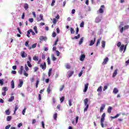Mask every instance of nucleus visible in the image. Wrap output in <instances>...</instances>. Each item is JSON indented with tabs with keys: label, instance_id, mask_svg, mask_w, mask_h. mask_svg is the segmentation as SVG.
Segmentation results:
<instances>
[{
	"label": "nucleus",
	"instance_id": "nucleus-23",
	"mask_svg": "<svg viewBox=\"0 0 129 129\" xmlns=\"http://www.w3.org/2000/svg\"><path fill=\"white\" fill-rule=\"evenodd\" d=\"M97 91H98V92H100V93H101V92H102V86H100L98 88Z\"/></svg>",
	"mask_w": 129,
	"mask_h": 129
},
{
	"label": "nucleus",
	"instance_id": "nucleus-2",
	"mask_svg": "<svg viewBox=\"0 0 129 129\" xmlns=\"http://www.w3.org/2000/svg\"><path fill=\"white\" fill-rule=\"evenodd\" d=\"M105 117V113H103L101 116V125L102 127H104V125L103 124V122L104 121Z\"/></svg>",
	"mask_w": 129,
	"mask_h": 129
},
{
	"label": "nucleus",
	"instance_id": "nucleus-24",
	"mask_svg": "<svg viewBox=\"0 0 129 129\" xmlns=\"http://www.w3.org/2000/svg\"><path fill=\"white\" fill-rule=\"evenodd\" d=\"M24 8L25 10H28V9H29V5L27 3H25L24 4Z\"/></svg>",
	"mask_w": 129,
	"mask_h": 129
},
{
	"label": "nucleus",
	"instance_id": "nucleus-22",
	"mask_svg": "<svg viewBox=\"0 0 129 129\" xmlns=\"http://www.w3.org/2000/svg\"><path fill=\"white\" fill-rule=\"evenodd\" d=\"M31 32H32V29H30L29 30L27 31V36L28 38H30V34H31Z\"/></svg>",
	"mask_w": 129,
	"mask_h": 129
},
{
	"label": "nucleus",
	"instance_id": "nucleus-3",
	"mask_svg": "<svg viewBox=\"0 0 129 129\" xmlns=\"http://www.w3.org/2000/svg\"><path fill=\"white\" fill-rule=\"evenodd\" d=\"M129 28V26L128 25H126L124 26V27H121L120 29V32L121 34H122L123 33V31H125V30H127V29H128Z\"/></svg>",
	"mask_w": 129,
	"mask_h": 129
},
{
	"label": "nucleus",
	"instance_id": "nucleus-33",
	"mask_svg": "<svg viewBox=\"0 0 129 129\" xmlns=\"http://www.w3.org/2000/svg\"><path fill=\"white\" fill-rule=\"evenodd\" d=\"M40 82V81H39V79L36 80V83L35 84V86L36 88H38V85H39V83Z\"/></svg>",
	"mask_w": 129,
	"mask_h": 129
},
{
	"label": "nucleus",
	"instance_id": "nucleus-14",
	"mask_svg": "<svg viewBox=\"0 0 129 129\" xmlns=\"http://www.w3.org/2000/svg\"><path fill=\"white\" fill-rule=\"evenodd\" d=\"M105 108V104L102 105L101 107H100V112H102L103 111V109Z\"/></svg>",
	"mask_w": 129,
	"mask_h": 129
},
{
	"label": "nucleus",
	"instance_id": "nucleus-11",
	"mask_svg": "<svg viewBox=\"0 0 129 129\" xmlns=\"http://www.w3.org/2000/svg\"><path fill=\"white\" fill-rule=\"evenodd\" d=\"M36 20L37 22H40V21L43 20V14H40L39 18H37Z\"/></svg>",
	"mask_w": 129,
	"mask_h": 129
},
{
	"label": "nucleus",
	"instance_id": "nucleus-19",
	"mask_svg": "<svg viewBox=\"0 0 129 129\" xmlns=\"http://www.w3.org/2000/svg\"><path fill=\"white\" fill-rule=\"evenodd\" d=\"M11 88H12V89L15 88V82H14V80L11 81Z\"/></svg>",
	"mask_w": 129,
	"mask_h": 129
},
{
	"label": "nucleus",
	"instance_id": "nucleus-1",
	"mask_svg": "<svg viewBox=\"0 0 129 129\" xmlns=\"http://www.w3.org/2000/svg\"><path fill=\"white\" fill-rule=\"evenodd\" d=\"M84 103L85 105V108L84 110V112L87 111V109H88V107H89V104H88V99H85L84 100Z\"/></svg>",
	"mask_w": 129,
	"mask_h": 129
},
{
	"label": "nucleus",
	"instance_id": "nucleus-51",
	"mask_svg": "<svg viewBox=\"0 0 129 129\" xmlns=\"http://www.w3.org/2000/svg\"><path fill=\"white\" fill-rule=\"evenodd\" d=\"M42 59H46V55H45V54L42 53Z\"/></svg>",
	"mask_w": 129,
	"mask_h": 129
},
{
	"label": "nucleus",
	"instance_id": "nucleus-26",
	"mask_svg": "<svg viewBox=\"0 0 129 129\" xmlns=\"http://www.w3.org/2000/svg\"><path fill=\"white\" fill-rule=\"evenodd\" d=\"M36 47H37V43H34L31 46V47H29V49H31V48L34 49L36 48Z\"/></svg>",
	"mask_w": 129,
	"mask_h": 129
},
{
	"label": "nucleus",
	"instance_id": "nucleus-15",
	"mask_svg": "<svg viewBox=\"0 0 129 129\" xmlns=\"http://www.w3.org/2000/svg\"><path fill=\"white\" fill-rule=\"evenodd\" d=\"M113 93L114 94H116L117 93H118V89L116 88H114L113 90Z\"/></svg>",
	"mask_w": 129,
	"mask_h": 129
},
{
	"label": "nucleus",
	"instance_id": "nucleus-7",
	"mask_svg": "<svg viewBox=\"0 0 129 129\" xmlns=\"http://www.w3.org/2000/svg\"><path fill=\"white\" fill-rule=\"evenodd\" d=\"M74 73V72L71 71H69L68 72V78H70V77H71V76H72V75H73Z\"/></svg>",
	"mask_w": 129,
	"mask_h": 129
},
{
	"label": "nucleus",
	"instance_id": "nucleus-25",
	"mask_svg": "<svg viewBox=\"0 0 129 129\" xmlns=\"http://www.w3.org/2000/svg\"><path fill=\"white\" fill-rule=\"evenodd\" d=\"M14 99H15V97L14 96H11L10 97V98H9V99L8 100V101L9 102H12V101H13V100H14Z\"/></svg>",
	"mask_w": 129,
	"mask_h": 129
},
{
	"label": "nucleus",
	"instance_id": "nucleus-57",
	"mask_svg": "<svg viewBox=\"0 0 129 129\" xmlns=\"http://www.w3.org/2000/svg\"><path fill=\"white\" fill-rule=\"evenodd\" d=\"M23 72L24 73V72L21 70L18 71V73L20 74V75H22V74H23Z\"/></svg>",
	"mask_w": 129,
	"mask_h": 129
},
{
	"label": "nucleus",
	"instance_id": "nucleus-34",
	"mask_svg": "<svg viewBox=\"0 0 129 129\" xmlns=\"http://www.w3.org/2000/svg\"><path fill=\"white\" fill-rule=\"evenodd\" d=\"M101 44H102V48H105V42L104 40H103L101 42Z\"/></svg>",
	"mask_w": 129,
	"mask_h": 129
},
{
	"label": "nucleus",
	"instance_id": "nucleus-47",
	"mask_svg": "<svg viewBox=\"0 0 129 129\" xmlns=\"http://www.w3.org/2000/svg\"><path fill=\"white\" fill-rule=\"evenodd\" d=\"M79 38H80V34H78L77 36H75L74 38L72 39H76V40H78Z\"/></svg>",
	"mask_w": 129,
	"mask_h": 129
},
{
	"label": "nucleus",
	"instance_id": "nucleus-61",
	"mask_svg": "<svg viewBox=\"0 0 129 129\" xmlns=\"http://www.w3.org/2000/svg\"><path fill=\"white\" fill-rule=\"evenodd\" d=\"M25 46L26 47H29V41H26Z\"/></svg>",
	"mask_w": 129,
	"mask_h": 129
},
{
	"label": "nucleus",
	"instance_id": "nucleus-53",
	"mask_svg": "<svg viewBox=\"0 0 129 129\" xmlns=\"http://www.w3.org/2000/svg\"><path fill=\"white\" fill-rule=\"evenodd\" d=\"M26 109H27L25 108L22 111V114H23V115H25V113H26Z\"/></svg>",
	"mask_w": 129,
	"mask_h": 129
},
{
	"label": "nucleus",
	"instance_id": "nucleus-38",
	"mask_svg": "<svg viewBox=\"0 0 129 129\" xmlns=\"http://www.w3.org/2000/svg\"><path fill=\"white\" fill-rule=\"evenodd\" d=\"M25 71L26 72H28V71H29V68L28 67V66H27V64L25 65Z\"/></svg>",
	"mask_w": 129,
	"mask_h": 129
},
{
	"label": "nucleus",
	"instance_id": "nucleus-56",
	"mask_svg": "<svg viewBox=\"0 0 129 129\" xmlns=\"http://www.w3.org/2000/svg\"><path fill=\"white\" fill-rule=\"evenodd\" d=\"M52 36L53 38H55V37H56V33L54 31L52 33Z\"/></svg>",
	"mask_w": 129,
	"mask_h": 129
},
{
	"label": "nucleus",
	"instance_id": "nucleus-39",
	"mask_svg": "<svg viewBox=\"0 0 129 129\" xmlns=\"http://www.w3.org/2000/svg\"><path fill=\"white\" fill-rule=\"evenodd\" d=\"M5 112H6L7 115H10V114L11 113V112H10L9 110H6Z\"/></svg>",
	"mask_w": 129,
	"mask_h": 129
},
{
	"label": "nucleus",
	"instance_id": "nucleus-18",
	"mask_svg": "<svg viewBox=\"0 0 129 129\" xmlns=\"http://www.w3.org/2000/svg\"><path fill=\"white\" fill-rule=\"evenodd\" d=\"M111 110H112V107L111 106H109L107 109V112L108 113H111Z\"/></svg>",
	"mask_w": 129,
	"mask_h": 129
},
{
	"label": "nucleus",
	"instance_id": "nucleus-35",
	"mask_svg": "<svg viewBox=\"0 0 129 129\" xmlns=\"http://www.w3.org/2000/svg\"><path fill=\"white\" fill-rule=\"evenodd\" d=\"M11 119H12V116H8L7 117V121H11Z\"/></svg>",
	"mask_w": 129,
	"mask_h": 129
},
{
	"label": "nucleus",
	"instance_id": "nucleus-8",
	"mask_svg": "<svg viewBox=\"0 0 129 129\" xmlns=\"http://www.w3.org/2000/svg\"><path fill=\"white\" fill-rule=\"evenodd\" d=\"M104 8H105L104 5H102L100 7V8L99 9V10L100 14H102V13H103V9H104Z\"/></svg>",
	"mask_w": 129,
	"mask_h": 129
},
{
	"label": "nucleus",
	"instance_id": "nucleus-30",
	"mask_svg": "<svg viewBox=\"0 0 129 129\" xmlns=\"http://www.w3.org/2000/svg\"><path fill=\"white\" fill-rule=\"evenodd\" d=\"M33 30H34L36 34H38V29L37 28V26H34L33 27Z\"/></svg>",
	"mask_w": 129,
	"mask_h": 129
},
{
	"label": "nucleus",
	"instance_id": "nucleus-6",
	"mask_svg": "<svg viewBox=\"0 0 129 129\" xmlns=\"http://www.w3.org/2000/svg\"><path fill=\"white\" fill-rule=\"evenodd\" d=\"M40 67L42 68L43 70H46V62H44L43 63L40 64Z\"/></svg>",
	"mask_w": 129,
	"mask_h": 129
},
{
	"label": "nucleus",
	"instance_id": "nucleus-43",
	"mask_svg": "<svg viewBox=\"0 0 129 129\" xmlns=\"http://www.w3.org/2000/svg\"><path fill=\"white\" fill-rule=\"evenodd\" d=\"M74 33H75V31L74 30V29L71 28V33L74 34Z\"/></svg>",
	"mask_w": 129,
	"mask_h": 129
},
{
	"label": "nucleus",
	"instance_id": "nucleus-5",
	"mask_svg": "<svg viewBox=\"0 0 129 129\" xmlns=\"http://www.w3.org/2000/svg\"><path fill=\"white\" fill-rule=\"evenodd\" d=\"M19 81V83L18 84V88H21V87L23 86V84H24V82L22 79H20Z\"/></svg>",
	"mask_w": 129,
	"mask_h": 129
},
{
	"label": "nucleus",
	"instance_id": "nucleus-59",
	"mask_svg": "<svg viewBox=\"0 0 129 129\" xmlns=\"http://www.w3.org/2000/svg\"><path fill=\"white\" fill-rule=\"evenodd\" d=\"M123 26V22H120V25L119 26V28H121V27Z\"/></svg>",
	"mask_w": 129,
	"mask_h": 129
},
{
	"label": "nucleus",
	"instance_id": "nucleus-4",
	"mask_svg": "<svg viewBox=\"0 0 129 129\" xmlns=\"http://www.w3.org/2000/svg\"><path fill=\"white\" fill-rule=\"evenodd\" d=\"M20 70L23 72V74L24 76H26V77H28L29 76V74L26 72V71H24V67L21 66L20 67Z\"/></svg>",
	"mask_w": 129,
	"mask_h": 129
},
{
	"label": "nucleus",
	"instance_id": "nucleus-9",
	"mask_svg": "<svg viewBox=\"0 0 129 129\" xmlns=\"http://www.w3.org/2000/svg\"><path fill=\"white\" fill-rule=\"evenodd\" d=\"M108 62V57H107L104 59V60L102 62V65H105L106 64H107Z\"/></svg>",
	"mask_w": 129,
	"mask_h": 129
},
{
	"label": "nucleus",
	"instance_id": "nucleus-20",
	"mask_svg": "<svg viewBox=\"0 0 129 129\" xmlns=\"http://www.w3.org/2000/svg\"><path fill=\"white\" fill-rule=\"evenodd\" d=\"M95 42V38H94V40H91L90 41L89 46H92L94 44Z\"/></svg>",
	"mask_w": 129,
	"mask_h": 129
},
{
	"label": "nucleus",
	"instance_id": "nucleus-31",
	"mask_svg": "<svg viewBox=\"0 0 129 129\" xmlns=\"http://www.w3.org/2000/svg\"><path fill=\"white\" fill-rule=\"evenodd\" d=\"M58 115V114L57 113H55L54 114H53V118L55 120H56L57 119V116Z\"/></svg>",
	"mask_w": 129,
	"mask_h": 129
},
{
	"label": "nucleus",
	"instance_id": "nucleus-54",
	"mask_svg": "<svg viewBox=\"0 0 129 129\" xmlns=\"http://www.w3.org/2000/svg\"><path fill=\"white\" fill-rule=\"evenodd\" d=\"M79 118V117L77 116L76 117V123L75 124H76L78 122V119Z\"/></svg>",
	"mask_w": 129,
	"mask_h": 129
},
{
	"label": "nucleus",
	"instance_id": "nucleus-12",
	"mask_svg": "<svg viewBox=\"0 0 129 129\" xmlns=\"http://www.w3.org/2000/svg\"><path fill=\"white\" fill-rule=\"evenodd\" d=\"M85 59V55L82 54L81 56L80 57V61H84V59Z\"/></svg>",
	"mask_w": 129,
	"mask_h": 129
},
{
	"label": "nucleus",
	"instance_id": "nucleus-48",
	"mask_svg": "<svg viewBox=\"0 0 129 129\" xmlns=\"http://www.w3.org/2000/svg\"><path fill=\"white\" fill-rule=\"evenodd\" d=\"M47 63H48V65H50V64H51V61L50 60V57H48L47 58Z\"/></svg>",
	"mask_w": 129,
	"mask_h": 129
},
{
	"label": "nucleus",
	"instance_id": "nucleus-29",
	"mask_svg": "<svg viewBox=\"0 0 129 129\" xmlns=\"http://www.w3.org/2000/svg\"><path fill=\"white\" fill-rule=\"evenodd\" d=\"M51 59L53 61H56L57 60V58L54 56V54H51Z\"/></svg>",
	"mask_w": 129,
	"mask_h": 129
},
{
	"label": "nucleus",
	"instance_id": "nucleus-64",
	"mask_svg": "<svg viewBox=\"0 0 129 129\" xmlns=\"http://www.w3.org/2000/svg\"><path fill=\"white\" fill-rule=\"evenodd\" d=\"M126 66H127L129 64V59L125 61Z\"/></svg>",
	"mask_w": 129,
	"mask_h": 129
},
{
	"label": "nucleus",
	"instance_id": "nucleus-28",
	"mask_svg": "<svg viewBox=\"0 0 129 129\" xmlns=\"http://www.w3.org/2000/svg\"><path fill=\"white\" fill-rule=\"evenodd\" d=\"M52 69H49L48 70V76L50 77L51 75H52Z\"/></svg>",
	"mask_w": 129,
	"mask_h": 129
},
{
	"label": "nucleus",
	"instance_id": "nucleus-55",
	"mask_svg": "<svg viewBox=\"0 0 129 129\" xmlns=\"http://www.w3.org/2000/svg\"><path fill=\"white\" fill-rule=\"evenodd\" d=\"M29 22H30V23H33V22H34V19L33 18H30L29 19Z\"/></svg>",
	"mask_w": 129,
	"mask_h": 129
},
{
	"label": "nucleus",
	"instance_id": "nucleus-37",
	"mask_svg": "<svg viewBox=\"0 0 129 129\" xmlns=\"http://www.w3.org/2000/svg\"><path fill=\"white\" fill-rule=\"evenodd\" d=\"M52 23L54 25H56V23H57V19L55 18H54L52 21Z\"/></svg>",
	"mask_w": 129,
	"mask_h": 129
},
{
	"label": "nucleus",
	"instance_id": "nucleus-27",
	"mask_svg": "<svg viewBox=\"0 0 129 129\" xmlns=\"http://www.w3.org/2000/svg\"><path fill=\"white\" fill-rule=\"evenodd\" d=\"M84 37H82L80 40V41L79 42V45H82V44L83 43V40H84Z\"/></svg>",
	"mask_w": 129,
	"mask_h": 129
},
{
	"label": "nucleus",
	"instance_id": "nucleus-44",
	"mask_svg": "<svg viewBox=\"0 0 129 129\" xmlns=\"http://www.w3.org/2000/svg\"><path fill=\"white\" fill-rule=\"evenodd\" d=\"M80 26L81 28H83L84 27V22L82 21V23L80 24Z\"/></svg>",
	"mask_w": 129,
	"mask_h": 129
},
{
	"label": "nucleus",
	"instance_id": "nucleus-49",
	"mask_svg": "<svg viewBox=\"0 0 129 129\" xmlns=\"http://www.w3.org/2000/svg\"><path fill=\"white\" fill-rule=\"evenodd\" d=\"M82 74H83V71L82 70L79 74V77H81V76H82Z\"/></svg>",
	"mask_w": 129,
	"mask_h": 129
},
{
	"label": "nucleus",
	"instance_id": "nucleus-41",
	"mask_svg": "<svg viewBox=\"0 0 129 129\" xmlns=\"http://www.w3.org/2000/svg\"><path fill=\"white\" fill-rule=\"evenodd\" d=\"M2 89L3 90H4V92H6V91H8V87H4Z\"/></svg>",
	"mask_w": 129,
	"mask_h": 129
},
{
	"label": "nucleus",
	"instance_id": "nucleus-36",
	"mask_svg": "<svg viewBox=\"0 0 129 129\" xmlns=\"http://www.w3.org/2000/svg\"><path fill=\"white\" fill-rule=\"evenodd\" d=\"M33 59L34 61H38V60H39V58L36 56V55L33 57Z\"/></svg>",
	"mask_w": 129,
	"mask_h": 129
},
{
	"label": "nucleus",
	"instance_id": "nucleus-40",
	"mask_svg": "<svg viewBox=\"0 0 129 129\" xmlns=\"http://www.w3.org/2000/svg\"><path fill=\"white\" fill-rule=\"evenodd\" d=\"M47 92L48 94H50V92H51V89H50V86H49L47 89Z\"/></svg>",
	"mask_w": 129,
	"mask_h": 129
},
{
	"label": "nucleus",
	"instance_id": "nucleus-62",
	"mask_svg": "<svg viewBox=\"0 0 129 129\" xmlns=\"http://www.w3.org/2000/svg\"><path fill=\"white\" fill-rule=\"evenodd\" d=\"M55 2H56V1L55 0H52V3H51L52 7H53L54 6V4H55Z\"/></svg>",
	"mask_w": 129,
	"mask_h": 129
},
{
	"label": "nucleus",
	"instance_id": "nucleus-13",
	"mask_svg": "<svg viewBox=\"0 0 129 129\" xmlns=\"http://www.w3.org/2000/svg\"><path fill=\"white\" fill-rule=\"evenodd\" d=\"M88 83H87L85 85V89L84 90V92H86V91H87V89H88Z\"/></svg>",
	"mask_w": 129,
	"mask_h": 129
},
{
	"label": "nucleus",
	"instance_id": "nucleus-58",
	"mask_svg": "<svg viewBox=\"0 0 129 129\" xmlns=\"http://www.w3.org/2000/svg\"><path fill=\"white\" fill-rule=\"evenodd\" d=\"M10 127H11V125L9 124L5 127V129H10Z\"/></svg>",
	"mask_w": 129,
	"mask_h": 129
},
{
	"label": "nucleus",
	"instance_id": "nucleus-42",
	"mask_svg": "<svg viewBox=\"0 0 129 129\" xmlns=\"http://www.w3.org/2000/svg\"><path fill=\"white\" fill-rule=\"evenodd\" d=\"M64 96H62L60 98V101L61 103H62V102L64 101Z\"/></svg>",
	"mask_w": 129,
	"mask_h": 129
},
{
	"label": "nucleus",
	"instance_id": "nucleus-21",
	"mask_svg": "<svg viewBox=\"0 0 129 129\" xmlns=\"http://www.w3.org/2000/svg\"><path fill=\"white\" fill-rule=\"evenodd\" d=\"M117 74V69H116L114 71V72L112 75V77H115V76H116Z\"/></svg>",
	"mask_w": 129,
	"mask_h": 129
},
{
	"label": "nucleus",
	"instance_id": "nucleus-52",
	"mask_svg": "<svg viewBox=\"0 0 129 129\" xmlns=\"http://www.w3.org/2000/svg\"><path fill=\"white\" fill-rule=\"evenodd\" d=\"M117 46L118 47H120L121 46V42H118L117 44Z\"/></svg>",
	"mask_w": 129,
	"mask_h": 129
},
{
	"label": "nucleus",
	"instance_id": "nucleus-46",
	"mask_svg": "<svg viewBox=\"0 0 129 129\" xmlns=\"http://www.w3.org/2000/svg\"><path fill=\"white\" fill-rule=\"evenodd\" d=\"M69 105L70 106H72V100H69Z\"/></svg>",
	"mask_w": 129,
	"mask_h": 129
},
{
	"label": "nucleus",
	"instance_id": "nucleus-63",
	"mask_svg": "<svg viewBox=\"0 0 129 129\" xmlns=\"http://www.w3.org/2000/svg\"><path fill=\"white\" fill-rule=\"evenodd\" d=\"M34 72H37L38 71V68L37 67H35L34 68Z\"/></svg>",
	"mask_w": 129,
	"mask_h": 129
},
{
	"label": "nucleus",
	"instance_id": "nucleus-16",
	"mask_svg": "<svg viewBox=\"0 0 129 129\" xmlns=\"http://www.w3.org/2000/svg\"><path fill=\"white\" fill-rule=\"evenodd\" d=\"M39 40L40 41H46V40H47V38L44 36H40L39 37Z\"/></svg>",
	"mask_w": 129,
	"mask_h": 129
},
{
	"label": "nucleus",
	"instance_id": "nucleus-32",
	"mask_svg": "<svg viewBox=\"0 0 129 129\" xmlns=\"http://www.w3.org/2000/svg\"><path fill=\"white\" fill-rule=\"evenodd\" d=\"M18 108H19V107H18V105H16L15 106L14 114H16V112L18 110Z\"/></svg>",
	"mask_w": 129,
	"mask_h": 129
},
{
	"label": "nucleus",
	"instance_id": "nucleus-50",
	"mask_svg": "<svg viewBox=\"0 0 129 129\" xmlns=\"http://www.w3.org/2000/svg\"><path fill=\"white\" fill-rule=\"evenodd\" d=\"M0 84L2 86L4 85V80H0Z\"/></svg>",
	"mask_w": 129,
	"mask_h": 129
},
{
	"label": "nucleus",
	"instance_id": "nucleus-60",
	"mask_svg": "<svg viewBox=\"0 0 129 129\" xmlns=\"http://www.w3.org/2000/svg\"><path fill=\"white\" fill-rule=\"evenodd\" d=\"M32 15H33L34 18H36L37 16H36V12H32Z\"/></svg>",
	"mask_w": 129,
	"mask_h": 129
},
{
	"label": "nucleus",
	"instance_id": "nucleus-17",
	"mask_svg": "<svg viewBox=\"0 0 129 129\" xmlns=\"http://www.w3.org/2000/svg\"><path fill=\"white\" fill-rule=\"evenodd\" d=\"M123 50H124V45L122 44L121 47H120L119 51H120V52H122V51H123Z\"/></svg>",
	"mask_w": 129,
	"mask_h": 129
},
{
	"label": "nucleus",
	"instance_id": "nucleus-10",
	"mask_svg": "<svg viewBox=\"0 0 129 129\" xmlns=\"http://www.w3.org/2000/svg\"><path fill=\"white\" fill-rule=\"evenodd\" d=\"M21 54L22 58H26V57H27V53H26L24 51L21 52Z\"/></svg>",
	"mask_w": 129,
	"mask_h": 129
},
{
	"label": "nucleus",
	"instance_id": "nucleus-45",
	"mask_svg": "<svg viewBox=\"0 0 129 129\" xmlns=\"http://www.w3.org/2000/svg\"><path fill=\"white\" fill-rule=\"evenodd\" d=\"M31 61H27V65H28V66L29 67H30V68H31V67H32V64H31V62H30Z\"/></svg>",
	"mask_w": 129,
	"mask_h": 129
}]
</instances>
